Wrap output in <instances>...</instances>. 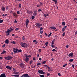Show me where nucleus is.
Here are the masks:
<instances>
[{"label": "nucleus", "instance_id": "obj_1", "mask_svg": "<svg viewBox=\"0 0 77 77\" xmlns=\"http://www.w3.org/2000/svg\"><path fill=\"white\" fill-rule=\"evenodd\" d=\"M20 45L22 47H29L28 45L26 43H22Z\"/></svg>", "mask_w": 77, "mask_h": 77}, {"label": "nucleus", "instance_id": "obj_2", "mask_svg": "<svg viewBox=\"0 0 77 77\" xmlns=\"http://www.w3.org/2000/svg\"><path fill=\"white\" fill-rule=\"evenodd\" d=\"M29 20L28 19H26V27H27V26H28V24H29Z\"/></svg>", "mask_w": 77, "mask_h": 77}, {"label": "nucleus", "instance_id": "obj_3", "mask_svg": "<svg viewBox=\"0 0 77 77\" xmlns=\"http://www.w3.org/2000/svg\"><path fill=\"white\" fill-rule=\"evenodd\" d=\"M38 72L39 74H44V72L42 70H39L38 71Z\"/></svg>", "mask_w": 77, "mask_h": 77}, {"label": "nucleus", "instance_id": "obj_4", "mask_svg": "<svg viewBox=\"0 0 77 77\" xmlns=\"http://www.w3.org/2000/svg\"><path fill=\"white\" fill-rule=\"evenodd\" d=\"M42 26V24L41 23H36V26H37V27H41Z\"/></svg>", "mask_w": 77, "mask_h": 77}, {"label": "nucleus", "instance_id": "obj_5", "mask_svg": "<svg viewBox=\"0 0 77 77\" xmlns=\"http://www.w3.org/2000/svg\"><path fill=\"white\" fill-rule=\"evenodd\" d=\"M37 11H38L35 10V11L34 12L33 14V15H34V16H36V15H37Z\"/></svg>", "mask_w": 77, "mask_h": 77}, {"label": "nucleus", "instance_id": "obj_6", "mask_svg": "<svg viewBox=\"0 0 77 77\" xmlns=\"http://www.w3.org/2000/svg\"><path fill=\"white\" fill-rule=\"evenodd\" d=\"M6 68L8 69H9V70H11L12 69V67H10L9 66H6Z\"/></svg>", "mask_w": 77, "mask_h": 77}, {"label": "nucleus", "instance_id": "obj_7", "mask_svg": "<svg viewBox=\"0 0 77 77\" xmlns=\"http://www.w3.org/2000/svg\"><path fill=\"white\" fill-rule=\"evenodd\" d=\"M23 75L24 77H30L29 76L27 73Z\"/></svg>", "mask_w": 77, "mask_h": 77}, {"label": "nucleus", "instance_id": "obj_8", "mask_svg": "<svg viewBox=\"0 0 77 77\" xmlns=\"http://www.w3.org/2000/svg\"><path fill=\"white\" fill-rule=\"evenodd\" d=\"M0 77H6V74L5 73H2L0 75Z\"/></svg>", "mask_w": 77, "mask_h": 77}, {"label": "nucleus", "instance_id": "obj_9", "mask_svg": "<svg viewBox=\"0 0 77 77\" xmlns=\"http://www.w3.org/2000/svg\"><path fill=\"white\" fill-rule=\"evenodd\" d=\"M7 60H10L11 59H12V57H11V56H8L7 57Z\"/></svg>", "mask_w": 77, "mask_h": 77}, {"label": "nucleus", "instance_id": "obj_10", "mask_svg": "<svg viewBox=\"0 0 77 77\" xmlns=\"http://www.w3.org/2000/svg\"><path fill=\"white\" fill-rule=\"evenodd\" d=\"M50 28L53 30H55V29H56V28L55 26H51Z\"/></svg>", "mask_w": 77, "mask_h": 77}, {"label": "nucleus", "instance_id": "obj_11", "mask_svg": "<svg viewBox=\"0 0 77 77\" xmlns=\"http://www.w3.org/2000/svg\"><path fill=\"white\" fill-rule=\"evenodd\" d=\"M73 53H70V54H69V57H72V56L73 55Z\"/></svg>", "mask_w": 77, "mask_h": 77}, {"label": "nucleus", "instance_id": "obj_12", "mask_svg": "<svg viewBox=\"0 0 77 77\" xmlns=\"http://www.w3.org/2000/svg\"><path fill=\"white\" fill-rule=\"evenodd\" d=\"M20 66H21V67H24V65L23 63H21L20 64Z\"/></svg>", "mask_w": 77, "mask_h": 77}, {"label": "nucleus", "instance_id": "obj_13", "mask_svg": "<svg viewBox=\"0 0 77 77\" xmlns=\"http://www.w3.org/2000/svg\"><path fill=\"white\" fill-rule=\"evenodd\" d=\"M44 66H45L46 68H47L48 69H50V68L49 67V66H48V65H44Z\"/></svg>", "mask_w": 77, "mask_h": 77}, {"label": "nucleus", "instance_id": "obj_14", "mask_svg": "<svg viewBox=\"0 0 77 77\" xmlns=\"http://www.w3.org/2000/svg\"><path fill=\"white\" fill-rule=\"evenodd\" d=\"M11 32V30H9V29H8L7 31H6V33H10V32Z\"/></svg>", "mask_w": 77, "mask_h": 77}, {"label": "nucleus", "instance_id": "obj_15", "mask_svg": "<svg viewBox=\"0 0 77 77\" xmlns=\"http://www.w3.org/2000/svg\"><path fill=\"white\" fill-rule=\"evenodd\" d=\"M52 1H53L55 2V4L56 5H57V1L56 0H52Z\"/></svg>", "mask_w": 77, "mask_h": 77}, {"label": "nucleus", "instance_id": "obj_16", "mask_svg": "<svg viewBox=\"0 0 77 77\" xmlns=\"http://www.w3.org/2000/svg\"><path fill=\"white\" fill-rule=\"evenodd\" d=\"M33 42H34L35 44H38V42H37V41L36 40H33Z\"/></svg>", "mask_w": 77, "mask_h": 77}, {"label": "nucleus", "instance_id": "obj_17", "mask_svg": "<svg viewBox=\"0 0 77 77\" xmlns=\"http://www.w3.org/2000/svg\"><path fill=\"white\" fill-rule=\"evenodd\" d=\"M5 43H6V44H9V40L7 39L5 41Z\"/></svg>", "mask_w": 77, "mask_h": 77}, {"label": "nucleus", "instance_id": "obj_18", "mask_svg": "<svg viewBox=\"0 0 77 77\" xmlns=\"http://www.w3.org/2000/svg\"><path fill=\"white\" fill-rule=\"evenodd\" d=\"M14 51V53H17L18 51V49H16L15 51Z\"/></svg>", "mask_w": 77, "mask_h": 77}, {"label": "nucleus", "instance_id": "obj_19", "mask_svg": "<svg viewBox=\"0 0 77 77\" xmlns=\"http://www.w3.org/2000/svg\"><path fill=\"white\" fill-rule=\"evenodd\" d=\"M5 53H6V51L4 50L2 52V53H1V54H5Z\"/></svg>", "mask_w": 77, "mask_h": 77}, {"label": "nucleus", "instance_id": "obj_20", "mask_svg": "<svg viewBox=\"0 0 77 77\" xmlns=\"http://www.w3.org/2000/svg\"><path fill=\"white\" fill-rule=\"evenodd\" d=\"M74 60V59H71L69 60V62H73Z\"/></svg>", "mask_w": 77, "mask_h": 77}, {"label": "nucleus", "instance_id": "obj_21", "mask_svg": "<svg viewBox=\"0 0 77 77\" xmlns=\"http://www.w3.org/2000/svg\"><path fill=\"white\" fill-rule=\"evenodd\" d=\"M62 24L63 26H65V22H63L62 23Z\"/></svg>", "mask_w": 77, "mask_h": 77}, {"label": "nucleus", "instance_id": "obj_22", "mask_svg": "<svg viewBox=\"0 0 77 77\" xmlns=\"http://www.w3.org/2000/svg\"><path fill=\"white\" fill-rule=\"evenodd\" d=\"M46 62H47V61H44L42 63V64H45V63H46Z\"/></svg>", "mask_w": 77, "mask_h": 77}, {"label": "nucleus", "instance_id": "obj_23", "mask_svg": "<svg viewBox=\"0 0 77 77\" xmlns=\"http://www.w3.org/2000/svg\"><path fill=\"white\" fill-rule=\"evenodd\" d=\"M29 58H26L25 60L26 62H28V61H29Z\"/></svg>", "mask_w": 77, "mask_h": 77}, {"label": "nucleus", "instance_id": "obj_24", "mask_svg": "<svg viewBox=\"0 0 77 77\" xmlns=\"http://www.w3.org/2000/svg\"><path fill=\"white\" fill-rule=\"evenodd\" d=\"M32 63H33V60H31L29 64H30V65H31Z\"/></svg>", "mask_w": 77, "mask_h": 77}, {"label": "nucleus", "instance_id": "obj_25", "mask_svg": "<svg viewBox=\"0 0 77 77\" xmlns=\"http://www.w3.org/2000/svg\"><path fill=\"white\" fill-rule=\"evenodd\" d=\"M52 34V33L50 32V33L48 35V37H50V36H51V35Z\"/></svg>", "mask_w": 77, "mask_h": 77}, {"label": "nucleus", "instance_id": "obj_26", "mask_svg": "<svg viewBox=\"0 0 77 77\" xmlns=\"http://www.w3.org/2000/svg\"><path fill=\"white\" fill-rule=\"evenodd\" d=\"M11 44H16V42H15L14 41H13L12 42H11Z\"/></svg>", "mask_w": 77, "mask_h": 77}, {"label": "nucleus", "instance_id": "obj_27", "mask_svg": "<svg viewBox=\"0 0 77 77\" xmlns=\"http://www.w3.org/2000/svg\"><path fill=\"white\" fill-rule=\"evenodd\" d=\"M44 15L45 17H48V14H44Z\"/></svg>", "mask_w": 77, "mask_h": 77}, {"label": "nucleus", "instance_id": "obj_28", "mask_svg": "<svg viewBox=\"0 0 77 77\" xmlns=\"http://www.w3.org/2000/svg\"><path fill=\"white\" fill-rule=\"evenodd\" d=\"M39 65H41V63H38L37 64V66H39Z\"/></svg>", "mask_w": 77, "mask_h": 77}, {"label": "nucleus", "instance_id": "obj_29", "mask_svg": "<svg viewBox=\"0 0 77 77\" xmlns=\"http://www.w3.org/2000/svg\"><path fill=\"white\" fill-rule=\"evenodd\" d=\"M2 10L3 11H5V8L4 7H3V8H2Z\"/></svg>", "mask_w": 77, "mask_h": 77}, {"label": "nucleus", "instance_id": "obj_30", "mask_svg": "<svg viewBox=\"0 0 77 77\" xmlns=\"http://www.w3.org/2000/svg\"><path fill=\"white\" fill-rule=\"evenodd\" d=\"M17 51H18V52H22V51L21 49L19 50L18 49H17Z\"/></svg>", "mask_w": 77, "mask_h": 77}, {"label": "nucleus", "instance_id": "obj_31", "mask_svg": "<svg viewBox=\"0 0 77 77\" xmlns=\"http://www.w3.org/2000/svg\"><path fill=\"white\" fill-rule=\"evenodd\" d=\"M3 21V20H2L0 19V23H2Z\"/></svg>", "mask_w": 77, "mask_h": 77}, {"label": "nucleus", "instance_id": "obj_32", "mask_svg": "<svg viewBox=\"0 0 77 77\" xmlns=\"http://www.w3.org/2000/svg\"><path fill=\"white\" fill-rule=\"evenodd\" d=\"M35 16H32V20H34V19H35Z\"/></svg>", "mask_w": 77, "mask_h": 77}, {"label": "nucleus", "instance_id": "obj_33", "mask_svg": "<svg viewBox=\"0 0 77 77\" xmlns=\"http://www.w3.org/2000/svg\"><path fill=\"white\" fill-rule=\"evenodd\" d=\"M48 42H46L45 43V44L46 46H48Z\"/></svg>", "mask_w": 77, "mask_h": 77}, {"label": "nucleus", "instance_id": "obj_34", "mask_svg": "<svg viewBox=\"0 0 77 77\" xmlns=\"http://www.w3.org/2000/svg\"><path fill=\"white\" fill-rule=\"evenodd\" d=\"M65 28H63L62 29V32H64V31H65Z\"/></svg>", "mask_w": 77, "mask_h": 77}, {"label": "nucleus", "instance_id": "obj_35", "mask_svg": "<svg viewBox=\"0 0 77 77\" xmlns=\"http://www.w3.org/2000/svg\"><path fill=\"white\" fill-rule=\"evenodd\" d=\"M40 76L41 77H45L44 75H40Z\"/></svg>", "mask_w": 77, "mask_h": 77}, {"label": "nucleus", "instance_id": "obj_36", "mask_svg": "<svg viewBox=\"0 0 77 77\" xmlns=\"http://www.w3.org/2000/svg\"><path fill=\"white\" fill-rule=\"evenodd\" d=\"M22 39L23 40H24L25 39V37H24V36H23L22 38Z\"/></svg>", "mask_w": 77, "mask_h": 77}, {"label": "nucleus", "instance_id": "obj_37", "mask_svg": "<svg viewBox=\"0 0 77 77\" xmlns=\"http://www.w3.org/2000/svg\"><path fill=\"white\" fill-rule=\"evenodd\" d=\"M66 65H67V64H66L64 65H63V67H65V66H66Z\"/></svg>", "mask_w": 77, "mask_h": 77}, {"label": "nucleus", "instance_id": "obj_38", "mask_svg": "<svg viewBox=\"0 0 77 77\" xmlns=\"http://www.w3.org/2000/svg\"><path fill=\"white\" fill-rule=\"evenodd\" d=\"M6 46V45L5 44H4L2 46V48H4Z\"/></svg>", "mask_w": 77, "mask_h": 77}, {"label": "nucleus", "instance_id": "obj_39", "mask_svg": "<svg viewBox=\"0 0 77 77\" xmlns=\"http://www.w3.org/2000/svg\"><path fill=\"white\" fill-rule=\"evenodd\" d=\"M19 7L20 8H21V4H20L19 5Z\"/></svg>", "mask_w": 77, "mask_h": 77}, {"label": "nucleus", "instance_id": "obj_40", "mask_svg": "<svg viewBox=\"0 0 77 77\" xmlns=\"http://www.w3.org/2000/svg\"><path fill=\"white\" fill-rule=\"evenodd\" d=\"M44 32V31H41L40 32V33L41 34H42V33H43Z\"/></svg>", "mask_w": 77, "mask_h": 77}, {"label": "nucleus", "instance_id": "obj_41", "mask_svg": "<svg viewBox=\"0 0 77 77\" xmlns=\"http://www.w3.org/2000/svg\"><path fill=\"white\" fill-rule=\"evenodd\" d=\"M10 29H11V31H14V29H12V28L11 27L10 28Z\"/></svg>", "mask_w": 77, "mask_h": 77}, {"label": "nucleus", "instance_id": "obj_42", "mask_svg": "<svg viewBox=\"0 0 77 77\" xmlns=\"http://www.w3.org/2000/svg\"><path fill=\"white\" fill-rule=\"evenodd\" d=\"M52 41V42H55V41H56V39H53Z\"/></svg>", "mask_w": 77, "mask_h": 77}, {"label": "nucleus", "instance_id": "obj_43", "mask_svg": "<svg viewBox=\"0 0 77 77\" xmlns=\"http://www.w3.org/2000/svg\"><path fill=\"white\" fill-rule=\"evenodd\" d=\"M43 30V28H42V27H41L40 28V31H41L42 30Z\"/></svg>", "mask_w": 77, "mask_h": 77}, {"label": "nucleus", "instance_id": "obj_44", "mask_svg": "<svg viewBox=\"0 0 77 77\" xmlns=\"http://www.w3.org/2000/svg\"><path fill=\"white\" fill-rule=\"evenodd\" d=\"M54 44V42H52V43H51V45H53V44Z\"/></svg>", "mask_w": 77, "mask_h": 77}, {"label": "nucleus", "instance_id": "obj_45", "mask_svg": "<svg viewBox=\"0 0 77 77\" xmlns=\"http://www.w3.org/2000/svg\"><path fill=\"white\" fill-rule=\"evenodd\" d=\"M20 76L18 75H16L15 77H19Z\"/></svg>", "mask_w": 77, "mask_h": 77}, {"label": "nucleus", "instance_id": "obj_46", "mask_svg": "<svg viewBox=\"0 0 77 77\" xmlns=\"http://www.w3.org/2000/svg\"><path fill=\"white\" fill-rule=\"evenodd\" d=\"M18 23V21H17L15 20L14 21V23Z\"/></svg>", "mask_w": 77, "mask_h": 77}, {"label": "nucleus", "instance_id": "obj_47", "mask_svg": "<svg viewBox=\"0 0 77 77\" xmlns=\"http://www.w3.org/2000/svg\"><path fill=\"white\" fill-rule=\"evenodd\" d=\"M52 51H56V49H53L52 50Z\"/></svg>", "mask_w": 77, "mask_h": 77}, {"label": "nucleus", "instance_id": "obj_48", "mask_svg": "<svg viewBox=\"0 0 77 77\" xmlns=\"http://www.w3.org/2000/svg\"><path fill=\"white\" fill-rule=\"evenodd\" d=\"M51 47H52V48H53L54 47H55L54 46V45H52Z\"/></svg>", "mask_w": 77, "mask_h": 77}, {"label": "nucleus", "instance_id": "obj_49", "mask_svg": "<svg viewBox=\"0 0 77 77\" xmlns=\"http://www.w3.org/2000/svg\"><path fill=\"white\" fill-rule=\"evenodd\" d=\"M38 51H39V52H41V49H39L38 50Z\"/></svg>", "mask_w": 77, "mask_h": 77}, {"label": "nucleus", "instance_id": "obj_50", "mask_svg": "<svg viewBox=\"0 0 77 77\" xmlns=\"http://www.w3.org/2000/svg\"><path fill=\"white\" fill-rule=\"evenodd\" d=\"M17 14H20V11H17Z\"/></svg>", "mask_w": 77, "mask_h": 77}, {"label": "nucleus", "instance_id": "obj_51", "mask_svg": "<svg viewBox=\"0 0 77 77\" xmlns=\"http://www.w3.org/2000/svg\"><path fill=\"white\" fill-rule=\"evenodd\" d=\"M7 36H9V35H10V33H8V34H6Z\"/></svg>", "mask_w": 77, "mask_h": 77}, {"label": "nucleus", "instance_id": "obj_52", "mask_svg": "<svg viewBox=\"0 0 77 77\" xmlns=\"http://www.w3.org/2000/svg\"><path fill=\"white\" fill-rule=\"evenodd\" d=\"M15 30H19V28H16V29H15Z\"/></svg>", "mask_w": 77, "mask_h": 77}, {"label": "nucleus", "instance_id": "obj_53", "mask_svg": "<svg viewBox=\"0 0 77 77\" xmlns=\"http://www.w3.org/2000/svg\"><path fill=\"white\" fill-rule=\"evenodd\" d=\"M41 9H39L38 10V12H41Z\"/></svg>", "mask_w": 77, "mask_h": 77}, {"label": "nucleus", "instance_id": "obj_54", "mask_svg": "<svg viewBox=\"0 0 77 77\" xmlns=\"http://www.w3.org/2000/svg\"><path fill=\"white\" fill-rule=\"evenodd\" d=\"M39 60H42V58H39Z\"/></svg>", "mask_w": 77, "mask_h": 77}, {"label": "nucleus", "instance_id": "obj_55", "mask_svg": "<svg viewBox=\"0 0 77 77\" xmlns=\"http://www.w3.org/2000/svg\"><path fill=\"white\" fill-rule=\"evenodd\" d=\"M6 9L8 10V6H7L6 8Z\"/></svg>", "mask_w": 77, "mask_h": 77}, {"label": "nucleus", "instance_id": "obj_56", "mask_svg": "<svg viewBox=\"0 0 77 77\" xmlns=\"http://www.w3.org/2000/svg\"><path fill=\"white\" fill-rule=\"evenodd\" d=\"M14 16H16V15H17V14H16L15 13H14V14H13Z\"/></svg>", "mask_w": 77, "mask_h": 77}, {"label": "nucleus", "instance_id": "obj_57", "mask_svg": "<svg viewBox=\"0 0 77 77\" xmlns=\"http://www.w3.org/2000/svg\"><path fill=\"white\" fill-rule=\"evenodd\" d=\"M35 57H33V60H35Z\"/></svg>", "mask_w": 77, "mask_h": 77}, {"label": "nucleus", "instance_id": "obj_58", "mask_svg": "<svg viewBox=\"0 0 77 77\" xmlns=\"http://www.w3.org/2000/svg\"><path fill=\"white\" fill-rule=\"evenodd\" d=\"M66 27H67V26H64V27L63 28H64V29H66Z\"/></svg>", "mask_w": 77, "mask_h": 77}, {"label": "nucleus", "instance_id": "obj_59", "mask_svg": "<svg viewBox=\"0 0 77 77\" xmlns=\"http://www.w3.org/2000/svg\"><path fill=\"white\" fill-rule=\"evenodd\" d=\"M37 57H39V54H37Z\"/></svg>", "mask_w": 77, "mask_h": 77}, {"label": "nucleus", "instance_id": "obj_60", "mask_svg": "<svg viewBox=\"0 0 77 77\" xmlns=\"http://www.w3.org/2000/svg\"><path fill=\"white\" fill-rule=\"evenodd\" d=\"M65 35V32H64L63 34V36H64Z\"/></svg>", "mask_w": 77, "mask_h": 77}, {"label": "nucleus", "instance_id": "obj_61", "mask_svg": "<svg viewBox=\"0 0 77 77\" xmlns=\"http://www.w3.org/2000/svg\"><path fill=\"white\" fill-rule=\"evenodd\" d=\"M47 75L48 76H49V75H50V73H48L47 74Z\"/></svg>", "mask_w": 77, "mask_h": 77}, {"label": "nucleus", "instance_id": "obj_62", "mask_svg": "<svg viewBox=\"0 0 77 77\" xmlns=\"http://www.w3.org/2000/svg\"><path fill=\"white\" fill-rule=\"evenodd\" d=\"M58 75H59V76H60L61 75H60V73H58Z\"/></svg>", "mask_w": 77, "mask_h": 77}, {"label": "nucleus", "instance_id": "obj_63", "mask_svg": "<svg viewBox=\"0 0 77 77\" xmlns=\"http://www.w3.org/2000/svg\"><path fill=\"white\" fill-rule=\"evenodd\" d=\"M13 69L14 71H15V68H13Z\"/></svg>", "mask_w": 77, "mask_h": 77}, {"label": "nucleus", "instance_id": "obj_64", "mask_svg": "<svg viewBox=\"0 0 77 77\" xmlns=\"http://www.w3.org/2000/svg\"><path fill=\"white\" fill-rule=\"evenodd\" d=\"M66 48H68V47H68V45H66Z\"/></svg>", "mask_w": 77, "mask_h": 77}]
</instances>
